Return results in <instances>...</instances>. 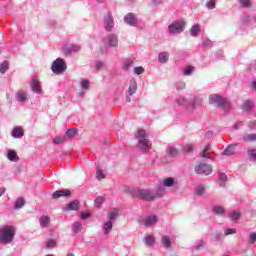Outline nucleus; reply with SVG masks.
<instances>
[{
	"instance_id": "nucleus-41",
	"label": "nucleus",
	"mask_w": 256,
	"mask_h": 256,
	"mask_svg": "<svg viewBox=\"0 0 256 256\" xmlns=\"http://www.w3.org/2000/svg\"><path fill=\"white\" fill-rule=\"evenodd\" d=\"M53 143H55L56 145H59V143H65V137L64 136H56L53 139Z\"/></svg>"
},
{
	"instance_id": "nucleus-57",
	"label": "nucleus",
	"mask_w": 256,
	"mask_h": 256,
	"mask_svg": "<svg viewBox=\"0 0 256 256\" xmlns=\"http://www.w3.org/2000/svg\"><path fill=\"white\" fill-rule=\"evenodd\" d=\"M211 45H213V43L210 40L203 43V47H209V46L211 47Z\"/></svg>"
},
{
	"instance_id": "nucleus-31",
	"label": "nucleus",
	"mask_w": 256,
	"mask_h": 256,
	"mask_svg": "<svg viewBox=\"0 0 256 256\" xmlns=\"http://www.w3.org/2000/svg\"><path fill=\"white\" fill-rule=\"evenodd\" d=\"M17 99L18 101L25 102L27 101V94L21 90L17 92Z\"/></svg>"
},
{
	"instance_id": "nucleus-11",
	"label": "nucleus",
	"mask_w": 256,
	"mask_h": 256,
	"mask_svg": "<svg viewBox=\"0 0 256 256\" xmlns=\"http://www.w3.org/2000/svg\"><path fill=\"white\" fill-rule=\"evenodd\" d=\"M125 23H128V25H131L132 27H135L137 25V18L133 13H129L124 17Z\"/></svg>"
},
{
	"instance_id": "nucleus-53",
	"label": "nucleus",
	"mask_w": 256,
	"mask_h": 256,
	"mask_svg": "<svg viewBox=\"0 0 256 256\" xmlns=\"http://www.w3.org/2000/svg\"><path fill=\"white\" fill-rule=\"evenodd\" d=\"M89 217H91V214L89 212L81 213V219L85 220V219H89Z\"/></svg>"
},
{
	"instance_id": "nucleus-44",
	"label": "nucleus",
	"mask_w": 256,
	"mask_h": 256,
	"mask_svg": "<svg viewBox=\"0 0 256 256\" xmlns=\"http://www.w3.org/2000/svg\"><path fill=\"white\" fill-rule=\"evenodd\" d=\"M135 75H143L145 73V69L142 66L134 68Z\"/></svg>"
},
{
	"instance_id": "nucleus-32",
	"label": "nucleus",
	"mask_w": 256,
	"mask_h": 256,
	"mask_svg": "<svg viewBox=\"0 0 256 256\" xmlns=\"http://www.w3.org/2000/svg\"><path fill=\"white\" fill-rule=\"evenodd\" d=\"M57 245V242L54 239H50L46 242L44 249H53Z\"/></svg>"
},
{
	"instance_id": "nucleus-12",
	"label": "nucleus",
	"mask_w": 256,
	"mask_h": 256,
	"mask_svg": "<svg viewBox=\"0 0 256 256\" xmlns=\"http://www.w3.org/2000/svg\"><path fill=\"white\" fill-rule=\"evenodd\" d=\"M142 223L145 227H151L157 223V216H148L142 220Z\"/></svg>"
},
{
	"instance_id": "nucleus-28",
	"label": "nucleus",
	"mask_w": 256,
	"mask_h": 256,
	"mask_svg": "<svg viewBox=\"0 0 256 256\" xmlns=\"http://www.w3.org/2000/svg\"><path fill=\"white\" fill-rule=\"evenodd\" d=\"M69 211H77L79 209V201H72L67 206Z\"/></svg>"
},
{
	"instance_id": "nucleus-58",
	"label": "nucleus",
	"mask_w": 256,
	"mask_h": 256,
	"mask_svg": "<svg viewBox=\"0 0 256 256\" xmlns=\"http://www.w3.org/2000/svg\"><path fill=\"white\" fill-rule=\"evenodd\" d=\"M5 194V190L0 188V197Z\"/></svg>"
},
{
	"instance_id": "nucleus-13",
	"label": "nucleus",
	"mask_w": 256,
	"mask_h": 256,
	"mask_svg": "<svg viewBox=\"0 0 256 256\" xmlns=\"http://www.w3.org/2000/svg\"><path fill=\"white\" fill-rule=\"evenodd\" d=\"M71 196V191L69 190H59L53 193L52 197L54 199H59L60 197H70Z\"/></svg>"
},
{
	"instance_id": "nucleus-37",
	"label": "nucleus",
	"mask_w": 256,
	"mask_h": 256,
	"mask_svg": "<svg viewBox=\"0 0 256 256\" xmlns=\"http://www.w3.org/2000/svg\"><path fill=\"white\" fill-rule=\"evenodd\" d=\"M96 177L99 181H101V179H105V175L103 174V170H101V168H99V166L96 168Z\"/></svg>"
},
{
	"instance_id": "nucleus-16",
	"label": "nucleus",
	"mask_w": 256,
	"mask_h": 256,
	"mask_svg": "<svg viewBox=\"0 0 256 256\" xmlns=\"http://www.w3.org/2000/svg\"><path fill=\"white\" fill-rule=\"evenodd\" d=\"M161 244L163 245V247H165V249H170L173 242L171 241V238L168 235H164L161 238Z\"/></svg>"
},
{
	"instance_id": "nucleus-29",
	"label": "nucleus",
	"mask_w": 256,
	"mask_h": 256,
	"mask_svg": "<svg viewBox=\"0 0 256 256\" xmlns=\"http://www.w3.org/2000/svg\"><path fill=\"white\" fill-rule=\"evenodd\" d=\"M253 109V103L247 100L242 104V111H251Z\"/></svg>"
},
{
	"instance_id": "nucleus-2",
	"label": "nucleus",
	"mask_w": 256,
	"mask_h": 256,
	"mask_svg": "<svg viewBox=\"0 0 256 256\" xmlns=\"http://www.w3.org/2000/svg\"><path fill=\"white\" fill-rule=\"evenodd\" d=\"M15 237V227L14 226H5L0 229V243H12Z\"/></svg>"
},
{
	"instance_id": "nucleus-22",
	"label": "nucleus",
	"mask_w": 256,
	"mask_h": 256,
	"mask_svg": "<svg viewBox=\"0 0 256 256\" xmlns=\"http://www.w3.org/2000/svg\"><path fill=\"white\" fill-rule=\"evenodd\" d=\"M160 63H167L169 61V53L167 52H161L158 56Z\"/></svg>"
},
{
	"instance_id": "nucleus-25",
	"label": "nucleus",
	"mask_w": 256,
	"mask_h": 256,
	"mask_svg": "<svg viewBox=\"0 0 256 256\" xmlns=\"http://www.w3.org/2000/svg\"><path fill=\"white\" fill-rule=\"evenodd\" d=\"M108 39H109L110 47H117V45H119V41L117 40V36L110 35Z\"/></svg>"
},
{
	"instance_id": "nucleus-21",
	"label": "nucleus",
	"mask_w": 256,
	"mask_h": 256,
	"mask_svg": "<svg viewBox=\"0 0 256 256\" xmlns=\"http://www.w3.org/2000/svg\"><path fill=\"white\" fill-rule=\"evenodd\" d=\"M119 217V209H114L107 215L108 221H115Z\"/></svg>"
},
{
	"instance_id": "nucleus-17",
	"label": "nucleus",
	"mask_w": 256,
	"mask_h": 256,
	"mask_svg": "<svg viewBox=\"0 0 256 256\" xmlns=\"http://www.w3.org/2000/svg\"><path fill=\"white\" fill-rule=\"evenodd\" d=\"M209 155H211V145L207 144L200 153V157L202 159H209Z\"/></svg>"
},
{
	"instance_id": "nucleus-40",
	"label": "nucleus",
	"mask_w": 256,
	"mask_h": 256,
	"mask_svg": "<svg viewBox=\"0 0 256 256\" xmlns=\"http://www.w3.org/2000/svg\"><path fill=\"white\" fill-rule=\"evenodd\" d=\"M66 135H67V137H70V138L75 137V135H77V129H75V128L68 129L66 131Z\"/></svg>"
},
{
	"instance_id": "nucleus-59",
	"label": "nucleus",
	"mask_w": 256,
	"mask_h": 256,
	"mask_svg": "<svg viewBox=\"0 0 256 256\" xmlns=\"http://www.w3.org/2000/svg\"><path fill=\"white\" fill-rule=\"evenodd\" d=\"M253 88H254V90L256 91V81L253 82Z\"/></svg>"
},
{
	"instance_id": "nucleus-34",
	"label": "nucleus",
	"mask_w": 256,
	"mask_h": 256,
	"mask_svg": "<svg viewBox=\"0 0 256 256\" xmlns=\"http://www.w3.org/2000/svg\"><path fill=\"white\" fill-rule=\"evenodd\" d=\"M7 69H9V62L4 61L0 64V73H6Z\"/></svg>"
},
{
	"instance_id": "nucleus-24",
	"label": "nucleus",
	"mask_w": 256,
	"mask_h": 256,
	"mask_svg": "<svg viewBox=\"0 0 256 256\" xmlns=\"http://www.w3.org/2000/svg\"><path fill=\"white\" fill-rule=\"evenodd\" d=\"M200 31H201V27H199V25H193L190 28V34L192 35V37H197Z\"/></svg>"
},
{
	"instance_id": "nucleus-42",
	"label": "nucleus",
	"mask_w": 256,
	"mask_h": 256,
	"mask_svg": "<svg viewBox=\"0 0 256 256\" xmlns=\"http://www.w3.org/2000/svg\"><path fill=\"white\" fill-rule=\"evenodd\" d=\"M103 201H105V198L103 196H99L95 199L94 204L96 207H101Z\"/></svg>"
},
{
	"instance_id": "nucleus-3",
	"label": "nucleus",
	"mask_w": 256,
	"mask_h": 256,
	"mask_svg": "<svg viewBox=\"0 0 256 256\" xmlns=\"http://www.w3.org/2000/svg\"><path fill=\"white\" fill-rule=\"evenodd\" d=\"M136 137L138 139V148L140 151H149L151 149V142L147 139L145 130H138L136 132Z\"/></svg>"
},
{
	"instance_id": "nucleus-45",
	"label": "nucleus",
	"mask_w": 256,
	"mask_h": 256,
	"mask_svg": "<svg viewBox=\"0 0 256 256\" xmlns=\"http://www.w3.org/2000/svg\"><path fill=\"white\" fill-rule=\"evenodd\" d=\"M193 71H195V67L193 66H187L185 69H184V75H191V73H193Z\"/></svg>"
},
{
	"instance_id": "nucleus-30",
	"label": "nucleus",
	"mask_w": 256,
	"mask_h": 256,
	"mask_svg": "<svg viewBox=\"0 0 256 256\" xmlns=\"http://www.w3.org/2000/svg\"><path fill=\"white\" fill-rule=\"evenodd\" d=\"M83 229V226L80 222H75L72 226L73 233H81V230Z\"/></svg>"
},
{
	"instance_id": "nucleus-39",
	"label": "nucleus",
	"mask_w": 256,
	"mask_h": 256,
	"mask_svg": "<svg viewBox=\"0 0 256 256\" xmlns=\"http://www.w3.org/2000/svg\"><path fill=\"white\" fill-rule=\"evenodd\" d=\"M240 218H241V213L239 211H234L230 215L231 221H237V219H240Z\"/></svg>"
},
{
	"instance_id": "nucleus-38",
	"label": "nucleus",
	"mask_w": 256,
	"mask_h": 256,
	"mask_svg": "<svg viewBox=\"0 0 256 256\" xmlns=\"http://www.w3.org/2000/svg\"><path fill=\"white\" fill-rule=\"evenodd\" d=\"M207 191L205 190V187L203 186H198L196 189V194L199 195V197H203Z\"/></svg>"
},
{
	"instance_id": "nucleus-20",
	"label": "nucleus",
	"mask_w": 256,
	"mask_h": 256,
	"mask_svg": "<svg viewBox=\"0 0 256 256\" xmlns=\"http://www.w3.org/2000/svg\"><path fill=\"white\" fill-rule=\"evenodd\" d=\"M7 158L9 159V161H19V156L17 155V152H15V150H8Z\"/></svg>"
},
{
	"instance_id": "nucleus-18",
	"label": "nucleus",
	"mask_w": 256,
	"mask_h": 256,
	"mask_svg": "<svg viewBox=\"0 0 256 256\" xmlns=\"http://www.w3.org/2000/svg\"><path fill=\"white\" fill-rule=\"evenodd\" d=\"M112 229H113V222H111V221L104 223L102 226L104 235H109V233H111Z\"/></svg>"
},
{
	"instance_id": "nucleus-26",
	"label": "nucleus",
	"mask_w": 256,
	"mask_h": 256,
	"mask_svg": "<svg viewBox=\"0 0 256 256\" xmlns=\"http://www.w3.org/2000/svg\"><path fill=\"white\" fill-rule=\"evenodd\" d=\"M235 154V145L228 146L224 152L223 155L230 156Z\"/></svg>"
},
{
	"instance_id": "nucleus-1",
	"label": "nucleus",
	"mask_w": 256,
	"mask_h": 256,
	"mask_svg": "<svg viewBox=\"0 0 256 256\" xmlns=\"http://www.w3.org/2000/svg\"><path fill=\"white\" fill-rule=\"evenodd\" d=\"M134 197L142 199V201H153L159 199V194L147 189H136L133 192Z\"/></svg>"
},
{
	"instance_id": "nucleus-47",
	"label": "nucleus",
	"mask_w": 256,
	"mask_h": 256,
	"mask_svg": "<svg viewBox=\"0 0 256 256\" xmlns=\"http://www.w3.org/2000/svg\"><path fill=\"white\" fill-rule=\"evenodd\" d=\"M248 155H249L250 159L256 160V149L248 150Z\"/></svg>"
},
{
	"instance_id": "nucleus-55",
	"label": "nucleus",
	"mask_w": 256,
	"mask_h": 256,
	"mask_svg": "<svg viewBox=\"0 0 256 256\" xmlns=\"http://www.w3.org/2000/svg\"><path fill=\"white\" fill-rule=\"evenodd\" d=\"M250 129H256V120L249 123Z\"/></svg>"
},
{
	"instance_id": "nucleus-46",
	"label": "nucleus",
	"mask_w": 256,
	"mask_h": 256,
	"mask_svg": "<svg viewBox=\"0 0 256 256\" xmlns=\"http://www.w3.org/2000/svg\"><path fill=\"white\" fill-rule=\"evenodd\" d=\"M239 3L242 4V7H251V0H239Z\"/></svg>"
},
{
	"instance_id": "nucleus-23",
	"label": "nucleus",
	"mask_w": 256,
	"mask_h": 256,
	"mask_svg": "<svg viewBox=\"0 0 256 256\" xmlns=\"http://www.w3.org/2000/svg\"><path fill=\"white\" fill-rule=\"evenodd\" d=\"M164 187H173L175 185V178L169 177L163 180Z\"/></svg>"
},
{
	"instance_id": "nucleus-14",
	"label": "nucleus",
	"mask_w": 256,
	"mask_h": 256,
	"mask_svg": "<svg viewBox=\"0 0 256 256\" xmlns=\"http://www.w3.org/2000/svg\"><path fill=\"white\" fill-rule=\"evenodd\" d=\"M25 135V131H23V128L21 127H14L12 130V137L15 139H21Z\"/></svg>"
},
{
	"instance_id": "nucleus-27",
	"label": "nucleus",
	"mask_w": 256,
	"mask_h": 256,
	"mask_svg": "<svg viewBox=\"0 0 256 256\" xmlns=\"http://www.w3.org/2000/svg\"><path fill=\"white\" fill-rule=\"evenodd\" d=\"M15 209H22V207H25V198L20 197L15 202Z\"/></svg>"
},
{
	"instance_id": "nucleus-7",
	"label": "nucleus",
	"mask_w": 256,
	"mask_h": 256,
	"mask_svg": "<svg viewBox=\"0 0 256 256\" xmlns=\"http://www.w3.org/2000/svg\"><path fill=\"white\" fill-rule=\"evenodd\" d=\"M195 171L198 175H210L213 169L208 164H197Z\"/></svg>"
},
{
	"instance_id": "nucleus-60",
	"label": "nucleus",
	"mask_w": 256,
	"mask_h": 256,
	"mask_svg": "<svg viewBox=\"0 0 256 256\" xmlns=\"http://www.w3.org/2000/svg\"><path fill=\"white\" fill-rule=\"evenodd\" d=\"M67 256H75V254L69 253V254H67Z\"/></svg>"
},
{
	"instance_id": "nucleus-5",
	"label": "nucleus",
	"mask_w": 256,
	"mask_h": 256,
	"mask_svg": "<svg viewBox=\"0 0 256 256\" xmlns=\"http://www.w3.org/2000/svg\"><path fill=\"white\" fill-rule=\"evenodd\" d=\"M51 70L55 75H61L67 70V64L62 58H58L52 63Z\"/></svg>"
},
{
	"instance_id": "nucleus-51",
	"label": "nucleus",
	"mask_w": 256,
	"mask_h": 256,
	"mask_svg": "<svg viewBox=\"0 0 256 256\" xmlns=\"http://www.w3.org/2000/svg\"><path fill=\"white\" fill-rule=\"evenodd\" d=\"M131 65H133V61L132 60H129L127 62L124 63V71H127V69H129V67H131Z\"/></svg>"
},
{
	"instance_id": "nucleus-56",
	"label": "nucleus",
	"mask_w": 256,
	"mask_h": 256,
	"mask_svg": "<svg viewBox=\"0 0 256 256\" xmlns=\"http://www.w3.org/2000/svg\"><path fill=\"white\" fill-rule=\"evenodd\" d=\"M96 69H98V70L103 69V63L102 62H97L96 63Z\"/></svg>"
},
{
	"instance_id": "nucleus-48",
	"label": "nucleus",
	"mask_w": 256,
	"mask_h": 256,
	"mask_svg": "<svg viewBox=\"0 0 256 256\" xmlns=\"http://www.w3.org/2000/svg\"><path fill=\"white\" fill-rule=\"evenodd\" d=\"M235 233H237V230L233 228H227L225 230V235H235Z\"/></svg>"
},
{
	"instance_id": "nucleus-36",
	"label": "nucleus",
	"mask_w": 256,
	"mask_h": 256,
	"mask_svg": "<svg viewBox=\"0 0 256 256\" xmlns=\"http://www.w3.org/2000/svg\"><path fill=\"white\" fill-rule=\"evenodd\" d=\"M246 142L256 141V134H247L243 137Z\"/></svg>"
},
{
	"instance_id": "nucleus-6",
	"label": "nucleus",
	"mask_w": 256,
	"mask_h": 256,
	"mask_svg": "<svg viewBox=\"0 0 256 256\" xmlns=\"http://www.w3.org/2000/svg\"><path fill=\"white\" fill-rule=\"evenodd\" d=\"M185 30V22H173L168 26L169 33H183Z\"/></svg>"
},
{
	"instance_id": "nucleus-9",
	"label": "nucleus",
	"mask_w": 256,
	"mask_h": 256,
	"mask_svg": "<svg viewBox=\"0 0 256 256\" xmlns=\"http://www.w3.org/2000/svg\"><path fill=\"white\" fill-rule=\"evenodd\" d=\"M31 87H32V91L34 93H37V95H41V93H43V89L41 88V82H39L37 78H34L31 81Z\"/></svg>"
},
{
	"instance_id": "nucleus-8",
	"label": "nucleus",
	"mask_w": 256,
	"mask_h": 256,
	"mask_svg": "<svg viewBox=\"0 0 256 256\" xmlns=\"http://www.w3.org/2000/svg\"><path fill=\"white\" fill-rule=\"evenodd\" d=\"M105 29L106 31H111L113 29V15L108 12L104 17Z\"/></svg>"
},
{
	"instance_id": "nucleus-15",
	"label": "nucleus",
	"mask_w": 256,
	"mask_h": 256,
	"mask_svg": "<svg viewBox=\"0 0 256 256\" xmlns=\"http://www.w3.org/2000/svg\"><path fill=\"white\" fill-rule=\"evenodd\" d=\"M128 93L129 95H135L137 93V81L133 78L130 80Z\"/></svg>"
},
{
	"instance_id": "nucleus-43",
	"label": "nucleus",
	"mask_w": 256,
	"mask_h": 256,
	"mask_svg": "<svg viewBox=\"0 0 256 256\" xmlns=\"http://www.w3.org/2000/svg\"><path fill=\"white\" fill-rule=\"evenodd\" d=\"M193 149H194L193 145H191V144H186V145L184 146V148H183V152H184V153H193Z\"/></svg>"
},
{
	"instance_id": "nucleus-61",
	"label": "nucleus",
	"mask_w": 256,
	"mask_h": 256,
	"mask_svg": "<svg viewBox=\"0 0 256 256\" xmlns=\"http://www.w3.org/2000/svg\"><path fill=\"white\" fill-rule=\"evenodd\" d=\"M98 1V3H103V1H105V0H97Z\"/></svg>"
},
{
	"instance_id": "nucleus-52",
	"label": "nucleus",
	"mask_w": 256,
	"mask_h": 256,
	"mask_svg": "<svg viewBox=\"0 0 256 256\" xmlns=\"http://www.w3.org/2000/svg\"><path fill=\"white\" fill-rule=\"evenodd\" d=\"M249 239H250V243H255L256 242V232H253L250 234L249 236Z\"/></svg>"
},
{
	"instance_id": "nucleus-33",
	"label": "nucleus",
	"mask_w": 256,
	"mask_h": 256,
	"mask_svg": "<svg viewBox=\"0 0 256 256\" xmlns=\"http://www.w3.org/2000/svg\"><path fill=\"white\" fill-rule=\"evenodd\" d=\"M213 211L215 215H223L225 213V208H223L222 206H214Z\"/></svg>"
},
{
	"instance_id": "nucleus-19",
	"label": "nucleus",
	"mask_w": 256,
	"mask_h": 256,
	"mask_svg": "<svg viewBox=\"0 0 256 256\" xmlns=\"http://www.w3.org/2000/svg\"><path fill=\"white\" fill-rule=\"evenodd\" d=\"M39 223L41 227H49L51 223V217L49 216H41L39 219Z\"/></svg>"
},
{
	"instance_id": "nucleus-50",
	"label": "nucleus",
	"mask_w": 256,
	"mask_h": 256,
	"mask_svg": "<svg viewBox=\"0 0 256 256\" xmlns=\"http://www.w3.org/2000/svg\"><path fill=\"white\" fill-rule=\"evenodd\" d=\"M89 85H90L89 80H82L81 82L82 89H89Z\"/></svg>"
},
{
	"instance_id": "nucleus-54",
	"label": "nucleus",
	"mask_w": 256,
	"mask_h": 256,
	"mask_svg": "<svg viewBox=\"0 0 256 256\" xmlns=\"http://www.w3.org/2000/svg\"><path fill=\"white\" fill-rule=\"evenodd\" d=\"M219 178L221 181H227V174L225 173H220L219 174Z\"/></svg>"
},
{
	"instance_id": "nucleus-10",
	"label": "nucleus",
	"mask_w": 256,
	"mask_h": 256,
	"mask_svg": "<svg viewBox=\"0 0 256 256\" xmlns=\"http://www.w3.org/2000/svg\"><path fill=\"white\" fill-rule=\"evenodd\" d=\"M181 151L179 148H176L174 146H169L167 149H166V154L168 157H177L178 155L181 154Z\"/></svg>"
},
{
	"instance_id": "nucleus-4",
	"label": "nucleus",
	"mask_w": 256,
	"mask_h": 256,
	"mask_svg": "<svg viewBox=\"0 0 256 256\" xmlns=\"http://www.w3.org/2000/svg\"><path fill=\"white\" fill-rule=\"evenodd\" d=\"M209 103L214 105L215 107H223V109H227L231 107V104L227 102V100L217 94H213L209 96Z\"/></svg>"
},
{
	"instance_id": "nucleus-35",
	"label": "nucleus",
	"mask_w": 256,
	"mask_h": 256,
	"mask_svg": "<svg viewBox=\"0 0 256 256\" xmlns=\"http://www.w3.org/2000/svg\"><path fill=\"white\" fill-rule=\"evenodd\" d=\"M145 243L146 245L148 246H151L155 243V236H152V235H148L145 237Z\"/></svg>"
},
{
	"instance_id": "nucleus-49",
	"label": "nucleus",
	"mask_w": 256,
	"mask_h": 256,
	"mask_svg": "<svg viewBox=\"0 0 256 256\" xmlns=\"http://www.w3.org/2000/svg\"><path fill=\"white\" fill-rule=\"evenodd\" d=\"M206 7L208 9H215V0H210L207 2Z\"/></svg>"
}]
</instances>
